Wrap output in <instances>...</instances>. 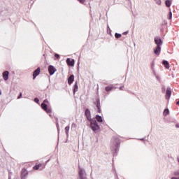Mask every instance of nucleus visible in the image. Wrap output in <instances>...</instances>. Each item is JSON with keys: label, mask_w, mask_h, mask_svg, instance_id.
Wrapping results in <instances>:
<instances>
[{"label": "nucleus", "mask_w": 179, "mask_h": 179, "mask_svg": "<svg viewBox=\"0 0 179 179\" xmlns=\"http://www.w3.org/2000/svg\"><path fill=\"white\" fill-rule=\"evenodd\" d=\"M90 128L94 131V132H96V131H99L100 129V126L97 124V122L96 120H90Z\"/></svg>", "instance_id": "1"}, {"label": "nucleus", "mask_w": 179, "mask_h": 179, "mask_svg": "<svg viewBox=\"0 0 179 179\" xmlns=\"http://www.w3.org/2000/svg\"><path fill=\"white\" fill-rule=\"evenodd\" d=\"M41 108H43L44 110V111H45L48 114H50L51 113V108H48L47 107V104H45V103H41Z\"/></svg>", "instance_id": "2"}, {"label": "nucleus", "mask_w": 179, "mask_h": 179, "mask_svg": "<svg viewBox=\"0 0 179 179\" xmlns=\"http://www.w3.org/2000/svg\"><path fill=\"white\" fill-rule=\"evenodd\" d=\"M29 174V171L26 170V169H23L21 171V179H26L27 175Z\"/></svg>", "instance_id": "3"}, {"label": "nucleus", "mask_w": 179, "mask_h": 179, "mask_svg": "<svg viewBox=\"0 0 179 179\" xmlns=\"http://www.w3.org/2000/svg\"><path fill=\"white\" fill-rule=\"evenodd\" d=\"M56 71H57V69L54 67V66H49L48 72L50 75H54V73H55Z\"/></svg>", "instance_id": "4"}, {"label": "nucleus", "mask_w": 179, "mask_h": 179, "mask_svg": "<svg viewBox=\"0 0 179 179\" xmlns=\"http://www.w3.org/2000/svg\"><path fill=\"white\" fill-rule=\"evenodd\" d=\"M40 72H41V69H40V67H38L36 70H35L34 71L33 79H36V78H37V76H38V75H40Z\"/></svg>", "instance_id": "5"}, {"label": "nucleus", "mask_w": 179, "mask_h": 179, "mask_svg": "<svg viewBox=\"0 0 179 179\" xmlns=\"http://www.w3.org/2000/svg\"><path fill=\"white\" fill-rule=\"evenodd\" d=\"M85 114L88 121H92V115L90 114V110L89 109L85 110Z\"/></svg>", "instance_id": "6"}, {"label": "nucleus", "mask_w": 179, "mask_h": 179, "mask_svg": "<svg viewBox=\"0 0 179 179\" xmlns=\"http://www.w3.org/2000/svg\"><path fill=\"white\" fill-rule=\"evenodd\" d=\"M66 63L69 66H73V65H75V60L68 58L66 59Z\"/></svg>", "instance_id": "7"}, {"label": "nucleus", "mask_w": 179, "mask_h": 179, "mask_svg": "<svg viewBox=\"0 0 179 179\" xmlns=\"http://www.w3.org/2000/svg\"><path fill=\"white\" fill-rule=\"evenodd\" d=\"M155 43L157 44V47H160L162 44H163V42H162V39L159 38H155Z\"/></svg>", "instance_id": "8"}, {"label": "nucleus", "mask_w": 179, "mask_h": 179, "mask_svg": "<svg viewBox=\"0 0 179 179\" xmlns=\"http://www.w3.org/2000/svg\"><path fill=\"white\" fill-rule=\"evenodd\" d=\"M3 78L5 80H8L9 79V71H6L3 73Z\"/></svg>", "instance_id": "9"}, {"label": "nucleus", "mask_w": 179, "mask_h": 179, "mask_svg": "<svg viewBox=\"0 0 179 179\" xmlns=\"http://www.w3.org/2000/svg\"><path fill=\"white\" fill-rule=\"evenodd\" d=\"M74 79L75 76L73 75H71L70 77L68 78L69 85H72V83H73Z\"/></svg>", "instance_id": "10"}, {"label": "nucleus", "mask_w": 179, "mask_h": 179, "mask_svg": "<svg viewBox=\"0 0 179 179\" xmlns=\"http://www.w3.org/2000/svg\"><path fill=\"white\" fill-rule=\"evenodd\" d=\"M161 50H162V48H160V46H157L156 49L154 50L155 54L156 55H159Z\"/></svg>", "instance_id": "11"}, {"label": "nucleus", "mask_w": 179, "mask_h": 179, "mask_svg": "<svg viewBox=\"0 0 179 179\" xmlns=\"http://www.w3.org/2000/svg\"><path fill=\"white\" fill-rule=\"evenodd\" d=\"M96 108H98V113H101V109L100 108V100L96 99Z\"/></svg>", "instance_id": "12"}, {"label": "nucleus", "mask_w": 179, "mask_h": 179, "mask_svg": "<svg viewBox=\"0 0 179 179\" xmlns=\"http://www.w3.org/2000/svg\"><path fill=\"white\" fill-rule=\"evenodd\" d=\"M171 96V90L167 89L166 93V99H170Z\"/></svg>", "instance_id": "13"}, {"label": "nucleus", "mask_w": 179, "mask_h": 179, "mask_svg": "<svg viewBox=\"0 0 179 179\" xmlns=\"http://www.w3.org/2000/svg\"><path fill=\"white\" fill-rule=\"evenodd\" d=\"M163 65H164V66H165V68H166V69H170V64H169V62L164 60V61L163 62Z\"/></svg>", "instance_id": "14"}, {"label": "nucleus", "mask_w": 179, "mask_h": 179, "mask_svg": "<svg viewBox=\"0 0 179 179\" xmlns=\"http://www.w3.org/2000/svg\"><path fill=\"white\" fill-rule=\"evenodd\" d=\"M96 120L98 121V122H103V117L99 115H96Z\"/></svg>", "instance_id": "15"}, {"label": "nucleus", "mask_w": 179, "mask_h": 179, "mask_svg": "<svg viewBox=\"0 0 179 179\" xmlns=\"http://www.w3.org/2000/svg\"><path fill=\"white\" fill-rule=\"evenodd\" d=\"M78 83L76 82V83L74 85V90H73L74 94L76 93V92H78Z\"/></svg>", "instance_id": "16"}, {"label": "nucleus", "mask_w": 179, "mask_h": 179, "mask_svg": "<svg viewBox=\"0 0 179 179\" xmlns=\"http://www.w3.org/2000/svg\"><path fill=\"white\" fill-rule=\"evenodd\" d=\"M166 3V6H167V8H170V6H171V1L169 0H166L165 1Z\"/></svg>", "instance_id": "17"}, {"label": "nucleus", "mask_w": 179, "mask_h": 179, "mask_svg": "<svg viewBox=\"0 0 179 179\" xmlns=\"http://www.w3.org/2000/svg\"><path fill=\"white\" fill-rule=\"evenodd\" d=\"M40 167H43V164H39L38 165L34 166V170H38Z\"/></svg>", "instance_id": "18"}, {"label": "nucleus", "mask_w": 179, "mask_h": 179, "mask_svg": "<svg viewBox=\"0 0 179 179\" xmlns=\"http://www.w3.org/2000/svg\"><path fill=\"white\" fill-rule=\"evenodd\" d=\"M112 89H114V87H113V86H108V87H106V92H110V90H111Z\"/></svg>", "instance_id": "19"}, {"label": "nucleus", "mask_w": 179, "mask_h": 179, "mask_svg": "<svg viewBox=\"0 0 179 179\" xmlns=\"http://www.w3.org/2000/svg\"><path fill=\"white\" fill-rule=\"evenodd\" d=\"M170 111L169 110V109H165L164 111V115L166 117V115H169Z\"/></svg>", "instance_id": "20"}, {"label": "nucleus", "mask_w": 179, "mask_h": 179, "mask_svg": "<svg viewBox=\"0 0 179 179\" xmlns=\"http://www.w3.org/2000/svg\"><path fill=\"white\" fill-rule=\"evenodd\" d=\"M122 36V35H121L120 34H118V33H116V34H115V38H121Z\"/></svg>", "instance_id": "21"}, {"label": "nucleus", "mask_w": 179, "mask_h": 179, "mask_svg": "<svg viewBox=\"0 0 179 179\" xmlns=\"http://www.w3.org/2000/svg\"><path fill=\"white\" fill-rule=\"evenodd\" d=\"M65 132H66V135H68V134H69V126H66L65 127Z\"/></svg>", "instance_id": "22"}, {"label": "nucleus", "mask_w": 179, "mask_h": 179, "mask_svg": "<svg viewBox=\"0 0 179 179\" xmlns=\"http://www.w3.org/2000/svg\"><path fill=\"white\" fill-rule=\"evenodd\" d=\"M156 2L157 3V5H160L162 3V1H160V0H156Z\"/></svg>", "instance_id": "23"}, {"label": "nucleus", "mask_w": 179, "mask_h": 179, "mask_svg": "<svg viewBox=\"0 0 179 179\" xmlns=\"http://www.w3.org/2000/svg\"><path fill=\"white\" fill-rule=\"evenodd\" d=\"M173 17V13H171V11L169 13V20L171 19V17Z\"/></svg>", "instance_id": "24"}, {"label": "nucleus", "mask_w": 179, "mask_h": 179, "mask_svg": "<svg viewBox=\"0 0 179 179\" xmlns=\"http://www.w3.org/2000/svg\"><path fill=\"white\" fill-rule=\"evenodd\" d=\"M55 58H57V59H59V55H58V54H55Z\"/></svg>", "instance_id": "25"}, {"label": "nucleus", "mask_w": 179, "mask_h": 179, "mask_svg": "<svg viewBox=\"0 0 179 179\" xmlns=\"http://www.w3.org/2000/svg\"><path fill=\"white\" fill-rule=\"evenodd\" d=\"M71 127H72V128H76V124L73 123Z\"/></svg>", "instance_id": "26"}, {"label": "nucleus", "mask_w": 179, "mask_h": 179, "mask_svg": "<svg viewBox=\"0 0 179 179\" xmlns=\"http://www.w3.org/2000/svg\"><path fill=\"white\" fill-rule=\"evenodd\" d=\"M34 101H35L36 103H38L39 100H38V99L35 98V99H34Z\"/></svg>", "instance_id": "27"}, {"label": "nucleus", "mask_w": 179, "mask_h": 179, "mask_svg": "<svg viewBox=\"0 0 179 179\" xmlns=\"http://www.w3.org/2000/svg\"><path fill=\"white\" fill-rule=\"evenodd\" d=\"M43 103H44L45 104V103H48V100L45 99Z\"/></svg>", "instance_id": "28"}, {"label": "nucleus", "mask_w": 179, "mask_h": 179, "mask_svg": "<svg viewBox=\"0 0 179 179\" xmlns=\"http://www.w3.org/2000/svg\"><path fill=\"white\" fill-rule=\"evenodd\" d=\"M173 174H174V176H179V173L178 172H175Z\"/></svg>", "instance_id": "29"}, {"label": "nucleus", "mask_w": 179, "mask_h": 179, "mask_svg": "<svg viewBox=\"0 0 179 179\" xmlns=\"http://www.w3.org/2000/svg\"><path fill=\"white\" fill-rule=\"evenodd\" d=\"M22 98V93L19 95V96L17 97V99H21Z\"/></svg>", "instance_id": "30"}, {"label": "nucleus", "mask_w": 179, "mask_h": 179, "mask_svg": "<svg viewBox=\"0 0 179 179\" xmlns=\"http://www.w3.org/2000/svg\"><path fill=\"white\" fill-rule=\"evenodd\" d=\"M171 179H179V178L173 177Z\"/></svg>", "instance_id": "31"}, {"label": "nucleus", "mask_w": 179, "mask_h": 179, "mask_svg": "<svg viewBox=\"0 0 179 179\" xmlns=\"http://www.w3.org/2000/svg\"><path fill=\"white\" fill-rule=\"evenodd\" d=\"M0 95H1V92H0Z\"/></svg>", "instance_id": "32"}, {"label": "nucleus", "mask_w": 179, "mask_h": 179, "mask_svg": "<svg viewBox=\"0 0 179 179\" xmlns=\"http://www.w3.org/2000/svg\"><path fill=\"white\" fill-rule=\"evenodd\" d=\"M78 1H80V0H78Z\"/></svg>", "instance_id": "33"}]
</instances>
